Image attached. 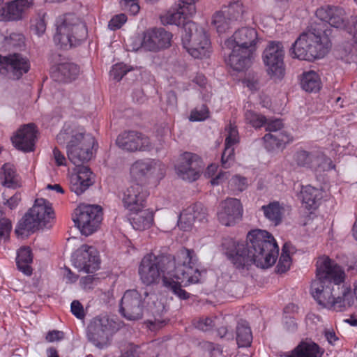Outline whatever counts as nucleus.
<instances>
[{
  "label": "nucleus",
  "instance_id": "nucleus-46",
  "mask_svg": "<svg viewBox=\"0 0 357 357\" xmlns=\"http://www.w3.org/2000/svg\"><path fill=\"white\" fill-rule=\"evenodd\" d=\"M128 17L124 13L114 15L108 22V28L112 31L121 29L127 22Z\"/></svg>",
  "mask_w": 357,
  "mask_h": 357
},
{
  "label": "nucleus",
  "instance_id": "nucleus-17",
  "mask_svg": "<svg viewBox=\"0 0 357 357\" xmlns=\"http://www.w3.org/2000/svg\"><path fill=\"white\" fill-rule=\"evenodd\" d=\"M177 175L183 180L192 182L199 178L200 160L197 155L185 152L181 154L175 165Z\"/></svg>",
  "mask_w": 357,
  "mask_h": 357
},
{
  "label": "nucleus",
  "instance_id": "nucleus-53",
  "mask_svg": "<svg viewBox=\"0 0 357 357\" xmlns=\"http://www.w3.org/2000/svg\"><path fill=\"white\" fill-rule=\"evenodd\" d=\"M266 130L269 131V133H279L282 130L280 129L283 126V123L280 119H276L273 120H266Z\"/></svg>",
  "mask_w": 357,
  "mask_h": 357
},
{
  "label": "nucleus",
  "instance_id": "nucleus-52",
  "mask_svg": "<svg viewBox=\"0 0 357 357\" xmlns=\"http://www.w3.org/2000/svg\"><path fill=\"white\" fill-rule=\"evenodd\" d=\"M70 310L72 314L79 319H83L85 317L83 306L79 301L75 300L71 303Z\"/></svg>",
  "mask_w": 357,
  "mask_h": 357
},
{
  "label": "nucleus",
  "instance_id": "nucleus-58",
  "mask_svg": "<svg viewBox=\"0 0 357 357\" xmlns=\"http://www.w3.org/2000/svg\"><path fill=\"white\" fill-rule=\"evenodd\" d=\"M17 5L21 11L24 15L25 12L28 10L33 5V0H13Z\"/></svg>",
  "mask_w": 357,
  "mask_h": 357
},
{
  "label": "nucleus",
  "instance_id": "nucleus-8",
  "mask_svg": "<svg viewBox=\"0 0 357 357\" xmlns=\"http://www.w3.org/2000/svg\"><path fill=\"white\" fill-rule=\"evenodd\" d=\"M87 37L86 24L75 14L68 13L57 22L54 41L61 49L68 50L79 45L86 40Z\"/></svg>",
  "mask_w": 357,
  "mask_h": 357
},
{
  "label": "nucleus",
  "instance_id": "nucleus-62",
  "mask_svg": "<svg viewBox=\"0 0 357 357\" xmlns=\"http://www.w3.org/2000/svg\"><path fill=\"white\" fill-rule=\"evenodd\" d=\"M244 83L245 84L246 86L251 91H255L259 87L258 82L254 79H245L244 80Z\"/></svg>",
  "mask_w": 357,
  "mask_h": 357
},
{
  "label": "nucleus",
  "instance_id": "nucleus-21",
  "mask_svg": "<svg viewBox=\"0 0 357 357\" xmlns=\"http://www.w3.org/2000/svg\"><path fill=\"white\" fill-rule=\"evenodd\" d=\"M36 138L35 126L33 123H29L20 128L11 137V141L17 149L30 152L33 151Z\"/></svg>",
  "mask_w": 357,
  "mask_h": 357
},
{
  "label": "nucleus",
  "instance_id": "nucleus-64",
  "mask_svg": "<svg viewBox=\"0 0 357 357\" xmlns=\"http://www.w3.org/2000/svg\"><path fill=\"white\" fill-rule=\"evenodd\" d=\"M218 170V165L211 164L208 166L206 172H205V176L208 177L213 178L215 176V173Z\"/></svg>",
  "mask_w": 357,
  "mask_h": 357
},
{
  "label": "nucleus",
  "instance_id": "nucleus-42",
  "mask_svg": "<svg viewBox=\"0 0 357 357\" xmlns=\"http://www.w3.org/2000/svg\"><path fill=\"white\" fill-rule=\"evenodd\" d=\"M291 245L285 243L282 249L281 255L279 258L277 269L278 273H284L287 271L291 265Z\"/></svg>",
  "mask_w": 357,
  "mask_h": 357
},
{
  "label": "nucleus",
  "instance_id": "nucleus-47",
  "mask_svg": "<svg viewBox=\"0 0 357 357\" xmlns=\"http://www.w3.org/2000/svg\"><path fill=\"white\" fill-rule=\"evenodd\" d=\"M209 116V111L206 105L193 109L190 115L189 119L191 121H204Z\"/></svg>",
  "mask_w": 357,
  "mask_h": 357
},
{
  "label": "nucleus",
  "instance_id": "nucleus-10",
  "mask_svg": "<svg viewBox=\"0 0 357 357\" xmlns=\"http://www.w3.org/2000/svg\"><path fill=\"white\" fill-rule=\"evenodd\" d=\"M173 35L163 28H153L146 30L142 35L132 38L131 47L133 51L143 49L157 52L169 48L172 45Z\"/></svg>",
  "mask_w": 357,
  "mask_h": 357
},
{
  "label": "nucleus",
  "instance_id": "nucleus-14",
  "mask_svg": "<svg viewBox=\"0 0 357 357\" xmlns=\"http://www.w3.org/2000/svg\"><path fill=\"white\" fill-rule=\"evenodd\" d=\"M284 50L280 42L270 41L265 47L262 59L266 72L271 78L281 79L285 73L284 68Z\"/></svg>",
  "mask_w": 357,
  "mask_h": 357
},
{
  "label": "nucleus",
  "instance_id": "nucleus-33",
  "mask_svg": "<svg viewBox=\"0 0 357 357\" xmlns=\"http://www.w3.org/2000/svg\"><path fill=\"white\" fill-rule=\"evenodd\" d=\"M261 210L266 218L275 226L281 222L285 212L284 206L278 202H273L263 206Z\"/></svg>",
  "mask_w": 357,
  "mask_h": 357
},
{
  "label": "nucleus",
  "instance_id": "nucleus-49",
  "mask_svg": "<svg viewBox=\"0 0 357 357\" xmlns=\"http://www.w3.org/2000/svg\"><path fill=\"white\" fill-rule=\"evenodd\" d=\"M9 47L21 48L24 46V36L22 33H13L6 39Z\"/></svg>",
  "mask_w": 357,
  "mask_h": 357
},
{
  "label": "nucleus",
  "instance_id": "nucleus-55",
  "mask_svg": "<svg viewBox=\"0 0 357 357\" xmlns=\"http://www.w3.org/2000/svg\"><path fill=\"white\" fill-rule=\"evenodd\" d=\"M92 248L91 247V273L92 271H97L100 267V257L98 252L95 250H91Z\"/></svg>",
  "mask_w": 357,
  "mask_h": 357
},
{
  "label": "nucleus",
  "instance_id": "nucleus-34",
  "mask_svg": "<svg viewBox=\"0 0 357 357\" xmlns=\"http://www.w3.org/2000/svg\"><path fill=\"white\" fill-rule=\"evenodd\" d=\"M73 264L79 272L89 273V245H82L73 254Z\"/></svg>",
  "mask_w": 357,
  "mask_h": 357
},
{
  "label": "nucleus",
  "instance_id": "nucleus-1",
  "mask_svg": "<svg viewBox=\"0 0 357 357\" xmlns=\"http://www.w3.org/2000/svg\"><path fill=\"white\" fill-rule=\"evenodd\" d=\"M197 257L192 250L181 249L175 256L155 255L148 253L142 259L138 275L146 285L162 286L181 300H187L190 294L182 289L201 282L202 271L197 267Z\"/></svg>",
  "mask_w": 357,
  "mask_h": 357
},
{
  "label": "nucleus",
  "instance_id": "nucleus-37",
  "mask_svg": "<svg viewBox=\"0 0 357 357\" xmlns=\"http://www.w3.org/2000/svg\"><path fill=\"white\" fill-rule=\"evenodd\" d=\"M233 22L227 17L223 10H218L214 13L211 17V26L219 34L225 33L228 31Z\"/></svg>",
  "mask_w": 357,
  "mask_h": 357
},
{
  "label": "nucleus",
  "instance_id": "nucleus-40",
  "mask_svg": "<svg viewBox=\"0 0 357 357\" xmlns=\"http://www.w3.org/2000/svg\"><path fill=\"white\" fill-rule=\"evenodd\" d=\"M221 10L225 11L227 17L234 22L242 17L245 9L241 1H234L223 6Z\"/></svg>",
  "mask_w": 357,
  "mask_h": 357
},
{
  "label": "nucleus",
  "instance_id": "nucleus-25",
  "mask_svg": "<svg viewBox=\"0 0 357 357\" xmlns=\"http://www.w3.org/2000/svg\"><path fill=\"white\" fill-rule=\"evenodd\" d=\"M69 142L67 145V154L70 161L77 167V171L79 167H89V149H83Z\"/></svg>",
  "mask_w": 357,
  "mask_h": 357
},
{
  "label": "nucleus",
  "instance_id": "nucleus-13",
  "mask_svg": "<svg viewBox=\"0 0 357 357\" xmlns=\"http://www.w3.org/2000/svg\"><path fill=\"white\" fill-rule=\"evenodd\" d=\"M117 146L127 151H160L164 146V141L159 139L157 142H153L142 134L129 131L120 134L116 139Z\"/></svg>",
  "mask_w": 357,
  "mask_h": 357
},
{
  "label": "nucleus",
  "instance_id": "nucleus-60",
  "mask_svg": "<svg viewBox=\"0 0 357 357\" xmlns=\"http://www.w3.org/2000/svg\"><path fill=\"white\" fill-rule=\"evenodd\" d=\"M53 154L55 159V162L58 166H65L66 158L63 154L56 147L53 150Z\"/></svg>",
  "mask_w": 357,
  "mask_h": 357
},
{
  "label": "nucleus",
  "instance_id": "nucleus-27",
  "mask_svg": "<svg viewBox=\"0 0 357 357\" xmlns=\"http://www.w3.org/2000/svg\"><path fill=\"white\" fill-rule=\"evenodd\" d=\"M73 220L82 235L89 236V204H80L75 210Z\"/></svg>",
  "mask_w": 357,
  "mask_h": 357
},
{
  "label": "nucleus",
  "instance_id": "nucleus-30",
  "mask_svg": "<svg viewBox=\"0 0 357 357\" xmlns=\"http://www.w3.org/2000/svg\"><path fill=\"white\" fill-rule=\"evenodd\" d=\"M0 181L3 186L8 188L15 189L21 186L20 177L10 163L4 164L1 168Z\"/></svg>",
  "mask_w": 357,
  "mask_h": 357
},
{
  "label": "nucleus",
  "instance_id": "nucleus-12",
  "mask_svg": "<svg viewBox=\"0 0 357 357\" xmlns=\"http://www.w3.org/2000/svg\"><path fill=\"white\" fill-rule=\"evenodd\" d=\"M121 323L116 316L107 314H100L91 321V342L99 349L105 347L109 335L119 330Z\"/></svg>",
  "mask_w": 357,
  "mask_h": 357
},
{
  "label": "nucleus",
  "instance_id": "nucleus-45",
  "mask_svg": "<svg viewBox=\"0 0 357 357\" xmlns=\"http://www.w3.org/2000/svg\"><path fill=\"white\" fill-rule=\"evenodd\" d=\"M314 163L316 166L314 169H319L320 171H328L335 168V165L331 158L319 153H317Z\"/></svg>",
  "mask_w": 357,
  "mask_h": 357
},
{
  "label": "nucleus",
  "instance_id": "nucleus-41",
  "mask_svg": "<svg viewBox=\"0 0 357 357\" xmlns=\"http://www.w3.org/2000/svg\"><path fill=\"white\" fill-rule=\"evenodd\" d=\"M102 220V207L97 204H91V234L100 229Z\"/></svg>",
  "mask_w": 357,
  "mask_h": 357
},
{
  "label": "nucleus",
  "instance_id": "nucleus-26",
  "mask_svg": "<svg viewBox=\"0 0 357 357\" xmlns=\"http://www.w3.org/2000/svg\"><path fill=\"white\" fill-rule=\"evenodd\" d=\"M130 222L135 230L148 229L153 222V213L149 209L142 208L139 211L130 212Z\"/></svg>",
  "mask_w": 357,
  "mask_h": 357
},
{
  "label": "nucleus",
  "instance_id": "nucleus-48",
  "mask_svg": "<svg viewBox=\"0 0 357 357\" xmlns=\"http://www.w3.org/2000/svg\"><path fill=\"white\" fill-rule=\"evenodd\" d=\"M130 70V68L123 63H116L112 66L110 70V77L114 80L120 81Z\"/></svg>",
  "mask_w": 357,
  "mask_h": 357
},
{
  "label": "nucleus",
  "instance_id": "nucleus-36",
  "mask_svg": "<svg viewBox=\"0 0 357 357\" xmlns=\"http://www.w3.org/2000/svg\"><path fill=\"white\" fill-rule=\"evenodd\" d=\"M33 256L29 248H21L17 255L16 264L19 271L26 275H31L32 268L30 264L32 263Z\"/></svg>",
  "mask_w": 357,
  "mask_h": 357
},
{
  "label": "nucleus",
  "instance_id": "nucleus-6",
  "mask_svg": "<svg viewBox=\"0 0 357 357\" xmlns=\"http://www.w3.org/2000/svg\"><path fill=\"white\" fill-rule=\"evenodd\" d=\"M330 34V30L320 27L303 33L291 47V56L307 61L324 57L331 47Z\"/></svg>",
  "mask_w": 357,
  "mask_h": 357
},
{
  "label": "nucleus",
  "instance_id": "nucleus-9",
  "mask_svg": "<svg viewBox=\"0 0 357 357\" xmlns=\"http://www.w3.org/2000/svg\"><path fill=\"white\" fill-rule=\"evenodd\" d=\"M54 218V211L50 202L43 198L37 199L33 207L17 223L15 233L17 236L25 233H33L40 227H47L48 223Z\"/></svg>",
  "mask_w": 357,
  "mask_h": 357
},
{
  "label": "nucleus",
  "instance_id": "nucleus-44",
  "mask_svg": "<svg viewBox=\"0 0 357 357\" xmlns=\"http://www.w3.org/2000/svg\"><path fill=\"white\" fill-rule=\"evenodd\" d=\"M245 119L248 123H250L255 128H261L266 123V119L264 116L252 110H247L245 112Z\"/></svg>",
  "mask_w": 357,
  "mask_h": 357
},
{
  "label": "nucleus",
  "instance_id": "nucleus-2",
  "mask_svg": "<svg viewBox=\"0 0 357 357\" xmlns=\"http://www.w3.org/2000/svg\"><path fill=\"white\" fill-rule=\"evenodd\" d=\"M316 279L311 284V294L319 305L342 312L354 302L350 287L343 284L345 273L328 257L321 256L317 261Z\"/></svg>",
  "mask_w": 357,
  "mask_h": 357
},
{
  "label": "nucleus",
  "instance_id": "nucleus-32",
  "mask_svg": "<svg viewBox=\"0 0 357 357\" xmlns=\"http://www.w3.org/2000/svg\"><path fill=\"white\" fill-rule=\"evenodd\" d=\"M300 84L304 91L310 93H316L321 89V79L314 70L305 71L300 79Z\"/></svg>",
  "mask_w": 357,
  "mask_h": 357
},
{
  "label": "nucleus",
  "instance_id": "nucleus-29",
  "mask_svg": "<svg viewBox=\"0 0 357 357\" xmlns=\"http://www.w3.org/2000/svg\"><path fill=\"white\" fill-rule=\"evenodd\" d=\"M89 167H79L71 179L70 190L77 195H82L89 188Z\"/></svg>",
  "mask_w": 357,
  "mask_h": 357
},
{
  "label": "nucleus",
  "instance_id": "nucleus-59",
  "mask_svg": "<svg viewBox=\"0 0 357 357\" xmlns=\"http://www.w3.org/2000/svg\"><path fill=\"white\" fill-rule=\"evenodd\" d=\"M21 201V194L16 192L10 198L6 200L5 204H7L10 209L15 208Z\"/></svg>",
  "mask_w": 357,
  "mask_h": 357
},
{
  "label": "nucleus",
  "instance_id": "nucleus-15",
  "mask_svg": "<svg viewBox=\"0 0 357 357\" xmlns=\"http://www.w3.org/2000/svg\"><path fill=\"white\" fill-rule=\"evenodd\" d=\"M165 165L158 160L151 158L137 160L130 167L131 178L140 181L149 178L160 180L165 176Z\"/></svg>",
  "mask_w": 357,
  "mask_h": 357
},
{
  "label": "nucleus",
  "instance_id": "nucleus-61",
  "mask_svg": "<svg viewBox=\"0 0 357 357\" xmlns=\"http://www.w3.org/2000/svg\"><path fill=\"white\" fill-rule=\"evenodd\" d=\"M284 324L286 329L289 331H294L297 328V324L296 321L291 317H285Z\"/></svg>",
  "mask_w": 357,
  "mask_h": 357
},
{
  "label": "nucleus",
  "instance_id": "nucleus-31",
  "mask_svg": "<svg viewBox=\"0 0 357 357\" xmlns=\"http://www.w3.org/2000/svg\"><path fill=\"white\" fill-rule=\"evenodd\" d=\"M322 197V191L311 185L303 186L301 190L302 202L308 209L316 208Z\"/></svg>",
  "mask_w": 357,
  "mask_h": 357
},
{
  "label": "nucleus",
  "instance_id": "nucleus-24",
  "mask_svg": "<svg viewBox=\"0 0 357 357\" xmlns=\"http://www.w3.org/2000/svg\"><path fill=\"white\" fill-rule=\"evenodd\" d=\"M265 149L272 153L282 151L293 141V137L287 132L282 130L279 133H268L263 138Z\"/></svg>",
  "mask_w": 357,
  "mask_h": 357
},
{
  "label": "nucleus",
  "instance_id": "nucleus-56",
  "mask_svg": "<svg viewBox=\"0 0 357 357\" xmlns=\"http://www.w3.org/2000/svg\"><path fill=\"white\" fill-rule=\"evenodd\" d=\"M64 333L62 331L53 330L50 331L45 337V340L48 342H53L54 341H59L63 339Z\"/></svg>",
  "mask_w": 357,
  "mask_h": 357
},
{
  "label": "nucleus",
  "instance_id": "nucleus-51",
  "mask_svg": "<svg viewBox=\"0 0 357 357\" xmlns=\"http://www.w3.org/2000/svg\"><path fill=\"white\" fill-rule=\"evenodd\" d=\"M121 6L131 15H136L139 11V6L137 0H121Z\"/></svg>",
  "mask_w": 357,
  "mask_h": 357
},
{
  "label": "nucleus",
  "instance_id": "nucleus-20",
  "mask_svg": "<svg viewBox=\"0 0 357 357\" xmlns=\"http://www.w3.org/2000/svg\"><path fill=\"white\" fill-rule=\"evenodd\" d=\"M206 218V209L202 204H195L187 207L181 213L178 227L181 230L189 231L195 222H204Z\"/></svg>",
  "mask_w": 357,
  "mask_h": 357
},
{
  "label": "nucleus",
  "instance_id": "nucleus-57",
  "mask_svg": "<svg viewBox=\"0 0 357 357\" xmlns=\"http://www.w3.org/2000/svg\"><path fill=\"white\" fill-rule=\"evenodd\" d=\"M229 172H220L211 180V183L213 185H218L222 183L228 179Z\"/></svg>",
  "mask_w": 357,
  "mask_h": 357
},
{
  "label": "nucleus",
  "instance_id": "nucleus-23",
  "mask_svg": "<svg viewBox=\"0 0 357 357\" xmlns=\"http://www.w3.org/2000/svg\"><path fill=\"white\" fill-rule=\"evenodd\" d=\"M79 73V66L72 62H61L52 66L51 76L58 82L68 83L75 80Z\"/></svg>",
  "mask_w": 357,
  "mask_h": 357
},
{
  "label": "nucleus",
  "instance_id": "nucleus-22",
  "mask_svg": "<svg viewBox=\"0 0 357 357\" xmlns=\"http://www.w3.org/2000/svg\"><path fill=\"white\" fill-rule=\"evenodd\" d=\"M225 149L222 155V164L223 167L228 168L230 162L234 157V145L239 142L238 132L234 124L229 123L225 130Z\"/></svg>",
  "mask_w": 357,
  "mask_h": 357
},
{
  "label": "nucleus",
  "instance_id": "nucleus-43",
  "mask_svg": "<svg viewBox=\"0 0 357 357\" xmlns=\"http://www.w3.org/2000/svg\"><path fill=\"white\" fill-rule=\"evenodd\" d=\"M248 186V179L240 175L232 176L228 181V188L233 192H243Z\"/></svg>",
  "mask_w": 357,
  "mask_h": 357
},
{
  "label": "nucleus",
  "instance_id": "nucleus-54",
  "mask_svg": "<svg viewBox=\"0 0 357 357\" xmlns=\"http://www.w3.org/2000/svg\"><path fill=\"white\" fill-rule=\"evenodd\" d=\"M11 229V221L8 219H3L0 222V240L3 238H8Z\"/></svg>",
  "mask_w": 357,
  "mask_h": 357
},
{
  "label": "nucleus",
  "instance_id": "nucleus-35",
  "mask_svg": "<svg viewBox=\"0 0 357 357\" xmlns=\"http://www.w3.org/2000/svg\"><path fill=\"white\" fill-rule=\"evenodd\" d=\"M23 17V13L14 1L8 2L0 8V21L1 22H17L22 20Z\"/></svg>",
  "mask_w": 357,
  "mask_h": 357
},
{
  "label": "nucleus",
  "instance_id": "nucleus-38",
  "mask_svg": "<svg viewBox=\"0 0 357 357\" xmlns=\"http://www.w3.org/2000/svg\"><path fill=\"white\" fill-rule=\"evenodd\" d=\"M252 335L251 330L245 321L238 322L236 328V342L239 347H248L251 344Z\"/></svg>",
  "mask_w": 357,
  "mask_h": 357
},
{
  "label": "nucleus",
  "instance_id": "nucleus-11",
  "mask_svg": "<svg viewBox=\"0 0 357 357\" xmlns=\"http://www.w3.org/2000/svg\"><path fill=\"white\" fill-rule=\"evenodd\" d=\"M316 16L323 22H327L331 26L346 29L353 35L354 48L357 51V16L351 19V26L347 24V16L344 10L338 6H323L316 10Z\"/></svg>",
  "mask_w": 357,
  "mask_h": 357
},
{
  "label": "nucleus",
  "instance_id": "nucleus-3",
  "mask_svg": "<svg viewBox=\"0 0 357 357\" xmlns=\"http://www.w3.org/2000/svg\"><path fill=\"white\" fill-rule=\"evenodd\" d=\"M222 246L227 258L238 269L248 268L252 264L268 268L275 263L279 253L274 237L261 229L250 231L245 243L227 239Z\"/></svg>",
  "mask_w": 357,
  "mask_h": 357
},
{
  "label": "nucleus",
  "instance_id": "nucleus-16",
  "mask_svg": "<svg viewBox=\"0 0 357 357\" xmlns=\"http://www.w3.org/2000/svg\"><path fill=\"white\" fill-rule=\"evenodd\" d=\"M31 68L29 59L20 53L0 55V73H10L14 79H20Z\"/></svg>",
  "mask_w": 357,
  "mask_h": 357
},
{
  "label": "nucleus",
  "instance_id": "nucleus-28",
  "mask_svg": "<svg viewBox=\"0 0 357 357\" xmlns=\"http://www.w3.org/2000/svg\"><path fill=\"white\" fill-rule=\"evenodd\" d=\"M324 351L313 342H301L287 357H321Z\"/></svg>",
  "mask_w": 357,
  "mask_h": 357
},
{
  "label": "nucleus",
  "instance_id": "nucleus-19",
  "mask_svg": "<svg viewBox=\"0 0 357 357\" xmlns=\"http://www.w3.org/2000/svg\"><path fill=\"white\" fill-rule=\"evenodd\" d=\"M148 195L149 193L142 185L134 183L123 191L121 200L123 206L129 212H136L145 208Z\"/></svg>",
  "mask_w": 357,
  "mask_h": 357
},
{
  "label": "nucleus",
  "instance_id": "nucleus-63",
  "mask_svg": "<svg viewBox=\"0 0 357 357\" xmlns=\"http://www.w3.org/2000/svg\"><path fill=\"white\" fill-rule=\"evenodd\" d=\"M46 29V24L43 19H39L36 24V30L37 33L40 35L43 34Z\"/></svg>",
  "mask_w": 357,
  "mask_h": 357
},
{
  "label": "nucleus",
  "instance_id": "nucleus-5",
  "mask_svg": "<svg viewBox=\"0 0 357 357\" xmlns=\"http://www.w3.org/2000/svg\"><path fill=\"white\" fill-rule=\"evenodd\" d=\"M259 41L255 29L245 26L236 30L225 42V47L231 51L226 59L227 65L236 71L249 68L256 55Z\"/></svg>",
  "mask_w": 357,
  "mask_h": 357
},
{
  "label": "nucleus",
  "instance_id": "nucleus-39",
  "mask_svg": "<svg viewBox=\"0 0 357 357\" xmlns=\"http://www.w3.org/2000/svg\"><path fill=\"white\" fill-rule=\"evenodd\" d=\"M317 153L315 152H307L304 150H299L294 154V160L298 166L312 169L316 166L314 160Z\"/></svg>",
  "mask_w": 357,
  "mask_h": 357
},
{
  "label": "nucleus",
  "instance_id": "nucleus-50",
  "mask_svg": "<svg viewBox=\"0 0 357 357\" xmlns=\"http://www.w3.org/2000/svg\"><path fill=\"white\" fill-rule=\"evenodd\" d=\"M215 325V321L211 318L202 317L195 323V326L199 330L208 331Z\"/></svg>",
  "mask_w": 357,
  "mask_h": 357
},
{
  "label": "nucleus",
  "instance_id": "nucleus-4",
  "mask_svg": "<svg viewBox=\"0 0 357 357\" xmlns=\"http://www.w3.org/2000/svg\"><path fill=\"white\" fill-rule=\"evenodd\" d=\"M197 12L196 6L185 0H178L170 8L161 14L162 24L183 26L181 36L182 44L186 51L195 59L208 56L211 43L204 29L190 19Z\"/></svg>",
  "mask_w": 357,
  "mask_h": 357
},
{
  "label": "nucleus",
  "instance_id": "nucleus-18",
  "mask_svg": "<svg viewBox=\"0 0 357 357\" xmlns=\"http://www.w3.org/2000/svg\"><path fill=\"white\" fill-rule=\"evenodd\" d=\"M242 215L243 206L236 198H227L221 202L217 212L219 222L225 226L234 225L241 220Z\"/></svg>",
  "mask_w": 357,
  "mask_h": 357
},
{
  "label": "nucleus",
  "instance_id": "nucleus-7",
  "mask_svg": "<svg viewBox=\"0 0 357 357\" xmlns=\"http://www.w3.org/2000/svg\"><path fill=\"white\" fill-rule=\"evenodd\" d=\"M156 297L146 290H127L121 298L120 312L128 320L141 319L145 308L152 313H162L165 307L163 303L155 301Z\"/></svg>",
  "mask_w": 357,
  "mask_h": 357
}]
</instances>
